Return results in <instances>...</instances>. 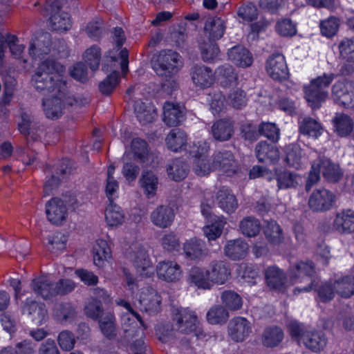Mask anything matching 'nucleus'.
<instances>
[{
	"mask_svg": "<svg viewBox=\"0 0 354 354\" xmlns=\"http://www.w3.org/2000/svg\"><path fill=\"white\" fill-rule=\"evenodd\" d=\"M120 80V73L114 70L106 79L99 84V90L106 95H110L118 85Z\"/></svg>",
	"mask_w": 354,
	"mask_h": 354,
	"instance_id": "nucleus-50",
	"label": "nucleus"
},
{
	"mask_svg": "<svg viewBox=\"0 0 354 354\" xmlns=\"http://www.w3.org/2000/svg\"><path fill=\"white\" fill-rule=\"evenodd\" d=\"M93 262L100 267L103 265L104 261L111 258V252L108 243L103 239L97 240L93 248Z\"/></svg>",
	"mask_w": 354,
	"mask_h": 354,
	"instance_id": "nucleus-38",
	"label": "nucleus"
},
{
	"mask_svg": "<svg viewBox=\"0 0 354 354\" xmlns=\"http://www.w3.org/2000/svg\"><path fill=\"white\" fill-rule=\"evenodd\" d=\"M333 228L341 234L354 232V211L351 209L338 212L333 221Z\"/></svg>",
	"mask_w": 354,
	"mask_h": 354,
	"instance_id": "nucleus-20",
	"label": "nucleus"
},
{
	"mask_svg": "<svg viewBox=\"0 0 354 354\" xmlns=\"http://www.w3.org/2000/svg\"><path fill=\"white\" fill-rule=\"evenodd\" d=\"M340 56L348 62H354V37L344 38L339 44Z\"/></svg>",
	"mask_w": 354,
	"mask_h": 354,
	"instance_id": "nucleus-57",
	"label": "nucleus"
},
{
	"mask_svg": "<svg viewBox=\"0 0 354 354\" xmlns=\"http://www.w3.org/2000/svg\"><path fill=\"white\" fill-rule=\"evenodd\" d=\"M212 134L214 138L219 142L230 140L234 133V126L229 120H219L212 127Z\"/></svg>",
	"mask_w": 354,
	"mask_h": 354,
	"instance_id": "nucleus-29",
	"label": "nucleus"
},
{
	"mask_svg": "<svg viewBox=\"0 0 354 354\" xmlns=\"http://www.w3.org/2000/svg\"><path fill=\"white\" fill-rule=\"evenodd\" d=\"M64 71L63 65L54 59H48L38 66L32 77L37 91L44 94L54 93L52 97L42 101L44 111L49 119L59 118L67 107L88 103L85 98L77 99L70 95L66 81L62 77Z\"/></svg>",
	"mask_w": 354,
	"mask_h": 354,
	"instance_id": "nucleus-1",
	"label": "nucleus"
},
{
	"mask_svg": "<svg viewBox=\"0 0 354 354\" xmlns=\"http://www.w3.org/2000/svg\"><path fill=\"white\" fill-rule=\"evenodd\" d=\"M190 75L194 84L202 88L209 87L214 80L212 70L205 65L196 64L192 66Z\"/></svg>",
	"mask_w": 354,
	"mask_h": 354,
	"instance_id": "nucleus-19",
	"label": "nucleus"
},
{
	"mask_svg": "<svg viewBox=\"0 0 354 354\" xmlns=\"http://www.w3.org/2000/svg\"><path fill=\"white\" fill-rule=\"evenodd\" d=\"M105 219L110 226H117L124 221V214L121 208L116 204L110 203L105 210Z\"/></svg>",
	"mask_w": 354,
	"mask_h": 354,
	"instance_id": "nucleus-45",
	"label": "nucleus"
},
{
	"mask_svg": "<svg viewBox=\"0 0 354 354\" xmlns=\"http://www.w3.org/2000/svg\"><path fill=\"white\" fill-rule=\"evenodd\" d=\"M213 220L214 221L212 224L207 225L203 227L204 234L209 241L215 240L219 237L223 232L225 224V222L221 219L216 220L213 218Z\"/></svg>",
	"mask_w": 354,
	"mask_h": 354,
	"instance_id": "nucleus-56",
	"label": "nucleus"
},
{
	"mask_svg": "<svg viewBox=\"0 0 354 354\" xmlns=\"http://www.w3.org/2000/svg\"><path fill=\"white\" fill-rule=\"evenodd\" d=\"M157 274L167 281H176L180 279L182 271L180 266L174 261H162L157 266Z\"/></svg>",
	"mask_w": 354,
	"mask_h": 354,
	"instance_id": "nucleus-25",
	"label": "nucleus"
},
{
	"mask_svg": "<svg viewBox=\"0 0 354 354\" xmlns=\"http://www.w3.org/2000/svg\"><path fill=\"white\" fill-rule=\"evenodd\" d=\"M228 335L236 342H242L252 333V324L245 318L236 317L232 319L227 325Z\"/></svg>",
	"mask_w": 354,
	"mask_h": 354,
	"instance_id": "nucleus-9",
	"label": "nucleus"
},
{
	"mask_svg": "<svg viewBox=\"0 0 354 354\" xmlns=\"http://www.w3.org/2000/svg\"><path fill=\"white\" fill-rule=\"evenodd\" d=\"M55 174L57 176H71L77 174L75 163L69 159L59 160L54 166Z\"/></svg>",
	"mask_w": 354,
	"mask_h": 354,
	"instance_id": "nucleus-55",
	"label": "nucleus"
},
{
	"mask_svg": "<svg viewBox=\"0 0 354 354\" xmlns=\"http://www.w3.org/2000/svg\"><path fill=\"white\" fill-rule=\"evenodd\" d=\"M334 79V74H324L311 80V109H316L321 106L328 97V88Z\"/></svg>",
	"mask_w": 354,
	"mask_h": 354,
	"instance_id": "nucleus-4",
	"label": "nucleus"
},
{
	"mask_svg": "<svg viewBox=\"0 0 354 354\" xmlns=\"http://www.w3.org/2000/svg\"><path fill=\"white\" fill-rule=\"evenodd\" d=\"M131 149L134 157L141 162H145L148 160L149 150L147 142L140 138H135L131 142Z\"/></svg>",
	"mask_w": 354,
	"mask_h": 354,
	"instance_id": "nucleus-49",
	"label": "nucleus"
},
{
	"mask_svg": "<svg viewBox=\"0 0 354 354\" xmlns=\"http://www.w3.org/2000/svg\"><path fill=\"white\" fill-rule=\"evenodd\" d=\"M207 271L212 285L214 283L223 285L231 276L230 266L224 261H212L208 266Z\"/></svg>",
	"mask_w": 354,
	"mask_h": 354,
	"instance_id": "nucleus-11",
	"label": "nucleus"
},
{
	"mask_svg": "<svg viewBox=\"0 0 354 354\" xmlns=\"http://www.w3.org/2000/svg\"><path fill=\"white\" fill-rule=\"evenodd\" d=\"M301 158V149L295 145H290L286 147V162L288 165L298 168Z\"/></svg>",
	"mask_w": 354,
	"mask_h": 354,
	"instance_id": "nucleus-54",
	"label": "nucleus"
},
{
	"mask_svg": "<svg viewBox=\"0 0 354 354\" xmlns=\"http://www.w3.org/2000/svg\"><path fill=\"white\" fill-rule=\"evenodd\" d=\"M228 59L235 65L246 68L253 62L251 53L245 47L238 45L231 48L227 52Z\"/></svg>",
	"mask_w": 354,
	"mask_h": 354,
	"instance_id": "nucleus-24",
	"label": "nucleus"
},
{
	"mask_svg": "<svg viewBox=\"0 0 354 354\" xmlns=\"http://www.w3.org/2000/svg\"><path fill=\"white\" fill-rule=\"evenodd\" d=\"M265 277L268 286L273 289L281 288L286 279L284 272L276 266L268 267L265 271Z\"/></svg>",
	"mask_w": 354,
	"mask_h": 354,
	"instance_id": "nucleus-37",
	"label": "nucleus"
},
{
	"mask_svg": "<svg viewBox=\"0 0 354 354\" xmlns=\"http://www.w3.org/2000/svg\"><path fill=\"white\" fill-rule=\"evenodd\" d=\"M23 315L36 324H41L47 315V310L44 304L38 303L31 299H27L21 304Z\"/></svg>",
	"mask_w": 354,
	"mask_h": 354,
	"instance_id": "nucleus-14",
	"label": "nucleus"
},
{
	"mask_svg": "<svg viewBox=\"0 0 354 354\" xmlns=\"http://www.w3.org/2000/svg\"><path fill=\"white\" fill-rule=\"evenodd\" d=\"M213 169L232 174H238V165L234 159L233 153L227 150H223L216 152L214 154Z\"/></svg>",
	"mask_w": 354,
	"mask_h": 354,
	"instance_id": "nucleus-10",
	"label": "nucleus"
},
{
	"mask_svg": "<svg viewBox=\"0 0 354 354\" xmlns=\"http://www.w3.org/2000/svg\"><path fill=\"white\" fill-rule=\"evenodd\" d=\"M31 287L34 292L44 299H49L56 296L54 283L44 277L32 281Z\"/></svg>",
	"mask_w": 354,
	"mask_h": 354,
	"instance_id": "nucleus-26",
	"label": "nucleus"
},
{
	"mask_svg": "<svg viewBox=\"0 0 354 354\" xmlns=\"http://www.w3.org/2000/svg\"><path fill=\"white\" fill-rule=\"evenodd\" d=\"M129 53L126 48L122 49L119 56H106L104 59L102 64V70L108 72L113 73L114 70L118 71L120 68L123 73H126L128 71Z\"/></svg>",
	"mask_w": 354,
	"mask_h": 354,
	"instance_id": "nucleus-21",
	"label": "nucleus"
},
{
	"mask_svg": "<svg viewBox=\"0 0 354 354\" xmlns=\"http://www.w3.org/2000/svg\"><path fill=\"white\" fill-rule=\"evenodd\" d=\"M174 218L175 212L172 207L164 205L157 206L150 214L151 223L160 228H167L171 226Z\"/></svg>",
	"mask_w": 354,
	"mask_h": 354,
	"instance_id": "nucleus-15",
	"label": "nucleus"
},
{
	"mask_svg": "<svg viewBox=\"0 0 354 354\" xmlns=\"http://www.w3.org/2000/svg\"><path fill=\"white\" fill-rule=\"evenodd\" d=\"M309 273L310 265L308 263L299 261L290 268L288 274L292 282H294L296 279L301 276L308 277Z\"/></svg>",
	"mask_w": 354,
	"mask_h": 354,
	"instance_id": "nucleus-60",
	"label": "nucleus"
},
{
	"mask_svg": "<svg viewBox=\"0 0 354 354\" xmlns=\"http://www.w3.org/2000/svg\"><path fill=\"white\" fill-rule=\"evenodd\" d=\"M339 26V20L336 17H331L321 22L320 30L323 35L330 37L336 34Z\"/></svg>",
	"mask_w": 354,
	"mask_h": 354,
	"instance_id": "nucleus-61",
	"label": "nucleus"
},
{
	"mask_svg": "<svg viewBox=\"0 0 354 354\" xmlns=\"http://www.w3.org/2000/svg\"><path fill=\"white\" fill-rule=\"evenodd\" d=\"M184 118L183 111L178 105L165 102L163 106V121L169 127H176L180 124Z\"/></svg>",
	"mask_w": 354,
	"mask_h": 354,
	"instance_id": "nucleus-31",
	"label": "nucleus"
},
{
	"mask_svg": "<svg viewBox=\"0 0 354 354\" xmlns=\"http://www.w3.org/2000/svg\"><path fill=\"white\" fill-rule=\"evenodd\" d=\"M330 257V250L324 241H322L317 243L314 254L315 260L323 266H326L328 265Z\"/></svg>",
	"mask_w": 354,
	"mask_h": 354,
	"instance_id": "nucleus-58",
	"label": "nucleus"
},
{
	"mask_svg": "<svg viewBox=\"0 0 354 354\" xmlns=\"http://www.w3.org/2000/svg\"><path fill=\"white\" fill-rule=\"evenodd\" d=\"M255 153L259 162L269 160L274 162L279 159V149L276 145L266 141H261L256 145Z\"/></svg>",
	"mask_w": 354,
	"mask_h": 354,
	"instance_id": "nucleus-28",
	"label": "nucleus"
},
{
	"mask_svg": "<svg viewBox=\"0 0 354 354\" xmlns=\"http://www.w3.org/2000/svg\"><path fill=\"white\" fill-rule=\"evenodd\" d=\"M216 201L218 206L227 213L234 212L238 207L235 196L227 189L218 190Z\"/></svg>",
	"mask_w": 354,
	"mask_h": 354,
	"instance_id": "nucleus-34",
	"label": "nucleus"
},
{
	"mask_svg": "<svg viewBox=\"0 0 354 354\" xmlns=\"http://www.w3.org/2000/svg\"><path fill=\"white\" fill-rule=\"evenodd\" d=\"M223 304L230 310H239L242 306V299L233 290H225L221 294Z\"/></svg>",
	"mask_w": 354,
	"mask_h": 354,
	"instance_id": "nucleus-48",
	"label": "nucleus"
},
{
	"mask_svg": "<svg viewBox=\"0 0 354 354\" xmlns=\"http://www.w3.org/2000/svg\"><path fill=\"white\" fill-rule=\"evenodd\" d=\"M248 252V245L241 239L228 241L224 248V254L233 261L244 259Z\"/></svg>",
	"mask_w": 354,
	"mask_h": 354,
	"instance_id": "nucleus-23",
	"label": "nucleus"
},
{
	"mask_svg": "<svg viewBox=\"0 0 354 354\" xmlns=\"http://www.w3.org/2000/svg\"><path fill=\"white\" fill-rule=\"evenodd\" d=\"M173 322L175 330L183 334L199 331V322L195 313L187 308H177L173 311Z\"/></svg>",
	"mask_w": 354,
	"mask_h": 354,
	"instance_id": "nucleus-3",
	"label": "nucleus"
},
{
	"mask_svg": "<svg viewBox=\"0 0 354 354\" xmlns=\"http://www.w3.org/2000/svg\"><path fill=\"white\" fill-rule=\"evenodd\" d=\"M62 7L59 0H55L52 2H46V10H50L51 15L49 18L50 28L54 30L66 31L71 26V21L69 15L65 12H57Z\"/></svg>",
	"mask_w": 354,
	"mask_h": 354,
	"instance_id": "nucleus-6",
	"label": "nucleus"
},
{
	"mask_svg": "<svg viewBox=\"0 0 354 354\" xmlns=\"http://www.w3.org/2000/svg\"><path fill=\"white\" fill-rule=\"evenodd\" d=\"M58 344L64 351H71L75 344V338L73 333L69 330H63L58 335Z\"/></svg>",
	"mask_w": 354,
	"mask_h": 354,
	"instance_id": "nucleus-63",
	"label": "nucleus"
},
{
	"mask_svg": "<svg viewBox=\"0 0 354 354\" xmlns=\"http://www.w3.org/2000/svg\"><path fill=\"white\" fill-rule=\"evenodd\" d=\"M225 24L224 20L220 17L209 18L205 24V30L209 34V39L213 41L220 39L225 30Z\"/></svg>",
	"mask_w": 354,
	"mask_h": 354,
	"instance_id": "nucleus-35",
	"label": "nucleus"
},
{
	"mask_svg": "<svg viewBox=\"0 0 354 354\" xmlns=\"http://www.w3.org/2000/svg\"><path fill=\"white\" fill-rule=\"evenodd\" d=\"M18 128L20 133L26 136L28 143L37 141L42 131L41 125L35 122L32 117L26 113L21 114V122L19 124Z\"/></svg>",
	"mask_w": 354,
	"mask_h": 354,
	"instance_id": "nucleus-17",
	"label": "nucleus"
},
{
	"mask_svg": "<svg viewBox=\"0 0 354 354\" xmlns=\"http://www.w3.org/2000/svg\"><path fill=\"white\" fill-rule=\"evenodd\" d=\"M50 35L43 33L32 40L28 53L33 59H42L50 53Z\"/></svg>",
	"mask_w": 354,
	"mask_h": 354,
	"instance_id": "nucleus-22",
	"label": "nucleus"
},
{
	"mask_svg": "<svg viewBox=\"0 0 354 354\" xmlns=\"http://www.w3.org/2000/svg\"><path fill=\"white\" fill-rule=\"evenodd\" d=\"M139 303L142 310L149 314H156L160 310L161 297L152 288L143 290L140 295Z\"/></svg>",
	"mask_w": 354,
	"mask_h": 354,
	"instance_id": "nucleus-13",
	"label": "nucleus"
},
{
	"mask_svg": "<svg viewBox=\"0 0 354 354\" xmlns=\"http://www.w3.org/2000/svg\"><path fill=\"white\" fill-rule=\"evenodd\" d=\"M46 214L52 224L61 225L68 216V207L61 198L54 197L46 203Z\"/></svg>",
	"mask_w": 354,
	"mask_h": 354,
	"instance_id": "nucleus-8",
	"label": "nucleus"
},
{
	"mask_svg": "<svg viewBox=\"0 0 354 354\" xmlns=\"http://www.w3.org/2000/svg\"><path fill=\"white\" fill-rule=\"evenodd\" d=\"M260 134L276 142L279 138V129L274 123L262 122L259 127Z\"/></svg>",
	"mask_w": 354,
	"mask_h": 354,
	"instance_id": "nucleus-59",
	"label": "nucleus"
},
{
	"mask_svg": "<svg viewBox=\"0 0 354 354\" xmlns=\"http://www.w3.org/2000/svg\"><path fill=\"white\" fill-rule=\"evenodd\" d=\"M284 337L283 330L277 326L266 327L261 335V343L267 348H274L280 344Z\"/></svg>",
	"mask_w": 354,
	"mask_h": 354,
	"instance_id": "nucleus-30",
	"label": "nucleus"
},
{
	"mask_svg": "<svg viewBox=\"0 0 354 354\" xmlns=\"http://www.w3.org/2000/svg\"><path fill=\"white\" fill-rule=\"evenodd\" d=\"M84 59L92 71H96L101 59L100 48L96 45L88 48L84 53Z\"/></svg>",
	"mask_w": 354,
	"mask_h": 354,
	"instance_id": "nucleus-53",
	"label": "nucleus"
},
{
	"mask_svg": "<svg viewBox=\"0 0 354 354\" xmlns=\"http://www.w3.org/2000/svg\"><path fill=\"white\" fill-rule=\"evenodd\" d=\"M215 74L221 86L225 88L236 84L238 80V75L235 72V69L229 64H225L218 67Z\"/></svg>",
	"mask_w": 354,
	"mask_h": 354,
	"instance_id": "nucleus-32",
	"label": "nucleus"
},
{
	"mask_svg": "<svg viewBox=\"0 0 354 354\" xmlns=\"http://www.w3.org/2000/svg\"><path fill=\"white\" fill-rule=\"evenodd\" d=\"M237 15L244 20L252 21L257 18L258 10L253 3H248L239 8Z\"/></svg>",
	"mask_w": 354,
	"mask_h": 354,
	"instance_id": "nucleus-62",
	"label": "nucleus"
},
{
	"mask_svg": "<svg viewBox=\"0 0 354 354\" xmlns=\"http://www.w3.org/2000/svg\"><path fill=\"white\" fill-rule=\"evenodd\" d=\"M335 203V196L330 191L317 189L311 195V210L324 212L333 207Z\"/></svg>",
	"mask_w": 354,
	"mask_h": 354,
	"instance_id": "nucleus-12",
	"label": "nucleus"
},
{
	"mask_svg": "<svg viewBox=\"0 0 354 354\" xmlns=\"http://www.w3.org/2000/svg\"><path fill=\"white\" fill-rule=\"evenodd\" d=\"M183 249L185 257L193 261L203 260L209 254V250L205 242L196 237L186 241Z\"/></svg>",
	"mask_w": 354,
	"mask_h": 354,
	"instance_id": "nucleus-16",
	"label": "nucleus"
},
{
	"mask_svg": "<svg viewBox=\"0 0 354 354\" xmlns=\"http://www.w3.org/2000/svg\"><path fill=\"white\" fill-rule=\"evenodd\" d=\"M311 168L315 177H319L320 175L324 177H340L342 175L339 165L332 162L325 157L315 161Z\"/></svg>",
	"mask_w": 354,
	"mask_h": 354,
	"instance_id": "nucleus-18",
	"label": "nucleus"
},
{
	"mask_svg": "<svg viewBox=\"0 0 354 354\" xmlns=\"http://www.w3.org/2000/svg\"><path fill=\"white\" fill-rule=\"evenodd\" d=\"M189 277L191 281L199 288L209 290L212 287L207 269L194 267L189 271Z\"/></svg>",
	"mask_w": 354,
	"mask_h": 354,
	"instance_id": "nucleus-36",
	"label": "nucleus"
},
{
	"mask_svg": "<svg viewBox=\"0 0 354 354\" xmlns=\"http://www.w3.org/2000/svg\"><path fill=\"white\" fill-rule=\"evenodd\" d=\"M129 258L140 276L149 277L153 273L151 262L144 246L140 244L133 245L131 247Z\"/></svg>",
	"mask_w": 354,
	"mask_h": 354,
	"instance_id": "nucleus-5",
	"label": "nucleus"
},
{
	"mask_svg": "<svg viewBox=\"0 0 354 354\" xmlns=\"http://www.w3.org/2000/svg\"><path fill=\"white\" fill-rule=\"evenodd\" d=\"M84 313L89 318L98 320L106 312H104L100 300L91 298L84 307Z\"/></svg>",
	"mask_w": 354,
	"mask_h": 354,
	"instance_id": "nucleus-52",
	"label": "nucleus"
},
{
	"mask_svg": "<svg viewBox=\"0 0 354 354\" xmlns=\"http://www.w3.org/2000/svg\"><path fill=\"white\" fill-rule=\"evenodd\" d=\"M333 288L342 297L348 298L354 294V277L346 276L334 282Z\"/></svg>",
	"mask_w": 354,
	"mask_h": 354,
	"instance_id": "nucleus-40",
	"label": "nucleus"
},
{
	"mask_svg": "<svg viewBox=\"0 0 354 354\" xmlns=\"http://www.w3.org/2000/svg\"><path fill=\"white\" fill-rule=\"evenodd\" d=\"M187 136L179 129H172L166 138L167 145L171 150L177 151L185 145Z\"/></svg>",
	"mask_w": 354,
	"mask_h": 354,
	"instance_id": "nucleus-42",
	"label": "nucleus"
},
{
	"mask_svg": "<svg viewBox=\"0 0 354 354\" xmlns=\"http://www.w3.org/2000/svg\"><path fill=\"white\" fill-rule=\"evenodd\" d=\"M134 110L139 122L142 124L152 122L157 117V113L153 106H147L142 102H137Z\"/></svg>",
	"mask_w": 354,
	"mask_h": 354,
	"instance_id": "nucleus-39",
	"label": "nucleus"
},
{
	"mask_svg": "<svg viewBox=\"0 0 354 354\" xmlns=\"http://www.w3.org/2000/svg\"><path fill=\"white\" fill-rule=\"evenodd\" d=\"M277 32L283 37H292L297 32L296 26L290 19H283L276 25Z\"/></svg>",
	"mask_w": 354,
	"mask_h": 354,
	"instance_id": "nucleus-64",
	"label": "nucleus"
},
{
	"mask_svg": "<svg viewBox=\"0 0 354 354\" xmlns=\"http://www.w3.org/2000/svg\"><path fill=\"white\" fill-rule=\"evenodd\" d=\"M97 321L100 330L106 338L111 340L116 337L118 326L113 312H106Z\"/></svg>",
	"mask_w": 354,
	"mask_h": 354,
	"instance_id": "nucleus-27",
	"label": "nucleus"
},
{
	"mask_svg": "<svg viewBox=\"0 0 354 354\" xmlns=\"http://www.w3.org/2000/svg\"><path fill=\"white\" fill-rule=\"evenodd\" d=\"M288 328L292 338H294L299 344H303L306 348H309L310 337L309 333L306 326L297 321H290L288 325Z\"/></svg>",
	"mask_w": 354,
	"mask_h": 354,
	"instance_id": "nucleus-33",
	"label": "nucleus"
},
{
	"mask_svg": "<svg viewBox=\"0 0 354 354\" xmlns=\"http://www.w3.org/2000/svg\"><path fill=\"white\" fill-rule=\"evenodd\" d=\"M228 318V311L220 305L214 306L207 313V319L211 324H224L227 321Z\"/></svg>",
	"mask_w": 354,
	"mask_h": 354,
	"instance_id": "nucleus-43",
	"label": "nucleus"
},
{
	"mask_svg": "<svg viewBox=\"0 0 354 354\" xmlns=\"http://www.w3.org/2000/svg\"><path fill=\"white\" fill-rule=\"evenodd\" d=\"M335 127L340 136L349 135L353 127V124L349 116L345 114H337L334 119Z\"/></svg>",
	"mask_w": 354,
	"mask_h": 354,
	"instance_id": "nucleus-46",
	"label": "nucleus"
},
{
	"mask_svg": "<svg viewBox=\"0 0 354 354\" xmlns=\"http://www.w3.org/2000/svg\"><path fill=\"white\" fill-rule=\"evenodd\" d=\"M201 57L203 61L210 62L219 54L220 50L215 41L207 39L200 44Z\"/></svg>",
	"mask_w": 354,
	"mask_h": 354,
	"instance_id": "nucleus-47",
	"label": "nucleus"
},
{
	"mask_svg": "<svg viewBox=\"0 0 354 354\" xmlns=\"http://www.w3.org/2000/svg\"><path fill=\"white\" fill-rule=\"evenodd\" d=\"M266 71L274 80L281 82L289 77V71L284 56L277 53L270 55L266 62Z\"/></svg>",
	"mask_w": 354,
	"mask_h": 354,
	"instance_id": "nucleus-7",
	"label": "nucleus"
},
{
	"mask_svg": "<svg viewBox=\"0 0 354 354\" xmlns=\"http://www.w3.org/2000/svg\"><path fill=\"white\" fill-rule=\"evenodd\" d=\"M169 176L173 177H185L189 171V165L181 159H176L167 168Z\"/></svg>",
	"mask_w": 354,
	"mask_h": 354,
	"instance_id": "nucleus-51",
	"label": "nucleus"
},
{
	"mask_svg": "<svg viewBox=\"0 0 354 354\" xmlns=\"http://www.w3.org/2000/svg\"><path fill=\"white\" fill-rule=\"evenodd\" d=\"M180 55L171 50H163L153 55L151 64L155 73L162 78L171 77L178 71Z\"/></svg>",
	"mask_w": 354,
	"mask_h": 354,
	"instance_id": "nucleus-2",
	"label": "nucleus"
},
{
	"mask_svg": "<svg viewBox=\"0 0 354 354\" xmlns=\"http://www.w3.org/2000/svg\"><path fill=\"white\" fill-rule=\"evenodd\" d=\"M264 234L267 239L274 245L279 244L283 240L282 230L274 221H266Z\"/></svg>",
	"mask_w": 354,
	"mask_h": 354,
	"instance_id": "nucleus-44",
	"label": "nucleus"
},
{
	"mask_svg": "<svg viewBox=\"0 0 354 354\" xmlns=\"http://www.w3.org/2000/svg\"><path fill=\"white\" fill-rule=\"evenodd\" d=\"M239 228L244 236L254 237L259 233L261 225L260 221L255 217L247 216L240 221Z\"/></svg>",
	"mask_w": 354,
	"mask_h": 354,
	"instance_id": "nucleus-41",
	"label": "nucleus"
}]
</instances>
